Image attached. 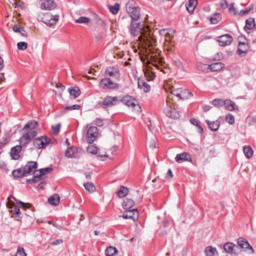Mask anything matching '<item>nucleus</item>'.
<instances>
[{"mask_svg":"<svg viewBox=\"0 0 256 256\" xmlns=\"http://www.w3.org/2000/svg\"><path fill=\"white\" fill-rule=\"evenodd\" d=\"M133 1H128L126 5V11L131 18L132 22L138 21L140 16V8L138 6H132Z\"/></svg>","mask_w":256,"mask_h":256,"instance_id":"1","label":"nucleus"},{"mask_svg":"<svg viewBox=\"0 0 256 256\" xmlns=\"http://www.w3.org/2000/svg\"><path fill=\"white\" fill-rule=\"evenodd\" d=\"M170 93L180 100L188 99L192 96V92L182 88H172L170 89Z\"/></svg>","mask_w":256,"mask_h":256,"instance_id":"2","label":"nucleus"},{"mask_svg":"<svg viewBox=\"0 0 256 256\" xmlns=\"http://www.w3.org/2000/svg\"><path fill=\"white\" fill-rule=\"evenodd\" d=\"M27 130L26 132L22 134L19 140L20 143L23 146H26L29 143L37 134V131L36 130Z\"/></svg>","mask_w":256,"mask_h":256,"instance_id":"3","label":"nucleus"},{"mask_svg":"<svg viewBox=\"0 0 256 256\" xmlns=\"http://www.w3.org/2000/svg\"><path fill=\"white\" fill-rule=\"evenodd\" d=\"M166 102V106L164 107V112L166 115L168 117L173 118H179L180 114L178 112H177L172 108L170 100L169 97L167 99Z\"/></svg>","mask_w":256,"mask_h":256,"instance_id":"4","label":"nucleus"},{"mask_svg":"<svg viewBox=\"0 0 256 256\" xmlns=\"http://www.w3.org/2000/svg\"><path fill=\"white\" fill-rule=\"evenodd\" d=\"M99 86L104 90H115L119 88V84L112 82L108 78L101 80Z\"/></svg>","mask_w":256,"mask_h":256,"instance_id":"5","label":"nucleus"},{"mask_svg":"<svg viewBox=\"0 0 256 256\" xmlns=\"http://www.w3.org/2000/svg\"><path fill=\"white\" fill-rule=\"evenodd\" d=\"M59 19L58 15L54 16L50 12L44 14L41 17L42 21L48 26H52L56 24Z\"/></svg>","mask_w":256,"mask_h":256,"instance_id":"6","label":"nucleus"},{"mask_svg":"<svg viewBox=\"0 0 256 256\" xmlns=\"http://www.w3.org/2000/svg\"><path fill=\"white\" fill-rule=\"evenodd\" d=\"M52 170V168L50 167L40 169L38 170L39 172L38 174H34L32 179H28L26 182L30 184L37 182L42 179V176L50 173Z\"/></svg>","mask_w":256,"mask_h":256,"instance_id":"7","label":"nucleus"},{"mask_svg":"<svg viewBox=\"0 0 256 256\" xmlns=\"http://www.w3.org/2000/svg\"><path fill=\"white\" fill-rule=\"evenodd\" d=\"M98 135V129L96 126L90 127L86 132V141L89 144H92L96 140Z\"/></svg>","mask_w":256,"mask_h":256,"instance_id":"8","label":"nucleus"},{"mask_svg":"<svg viewBox=\"0 0 256 256\" xmlns=\"http://www.w3.org/2000/svg\"><path fill=\"white\" fill-rule=\"evenodd\" d=\"M224 250L232 256H236L240 253V248L232 242H227L224 244Z\"/></svg>","mask_w":256,"mask_h":256,"instance_id":"9","label":"nucleus"},{"mask_svg":"<svg viewBox=\"0 0 256 256\" xmlns=\"http://www.w3.org/2000/svg\"><path fill=\"white\" fill-rule=\"evenodd\" d=\"M50 139L46 136H41L34 140L33 143L36 148H45L49 143Z\"/></svg>","mask_w":256,"mask_h":256,"instance_id":"10","label":"nucleus"},{"mask_svg":"<svg viewBox=\"0 0 256 256\" xmlns=\"http://www.w3.org/2000/svg\"><path fill=\"white\" fill-rule=\"evenodd\" d=\"M106 74L113 78L116 80H118L120 78V73L118 68L114 66L108 67L105 71Z\"/></svg>","mask_w":256,"mask_h":256,"instance_id":"11","label":"nucleus"},{"mask_svg":"<svg viewBox=\"0 0 256 256\" xmlns=\"http://www.w3.org/2000/svg\"><path fill=\"white\" fill-rule=\"evenodd\" d=\"M38 168L37 162L34 161H30L22 168L26 176L30 175L36 172Z\"/></svg>","mask_w":256,"mask_h":256,"instance_id":"12","label":"nucleus"},{"mask_svg":"<svg viewBox=\"0 0 256 256\" xmlns=\"http://www.w3.org/2000/svg\"><path fill=\"white\" fill-rule=\"evenodd\" d=\"M233 39L232 36L228 34H226L217 38L216 42H218L219 44L221 46H226L230 45Z\"/></svg>","mask_w":256,"mask_h":256,"instance_id":"13","label":"nucleus"},{"mask_svg":"<svg viewBox=\"0 0 256 256\" xmlns=\"http://www.w3.org/2000/svg\"><path fill=\"white\" fill-rule=\"evenodd\" d=\"M119 102L118 96H106L102 102V104L104 107H110L116 104Z\"/></svg>","mask_w":256,"mask_h":256,"instance_id":"14","label":"nucleus"},{"mask_svg":"<svg viewBox=\"0 0 256 256\" xmlns=\"http://www.w3.org/2000/svg\"><path fill=\"white\" fill-rule=\"evenodd\" d=\"M40 4L41 9L44 10H51L56 6V4L54 0H40Z\"/></svg>","mask_w":256,"mask_h":256,"instance_id":"15","label":"nucleus"},{"mask_svg":"<svg viewBox=\"0 0 256 256\" xmlns=\"http://www.w3.org/2000/svg\"><path fill=\"white\" fill-rule=\"evenodd\" d=\"M122 214V218L124 219H132L134 220L138 218V212L137 209L125 210Z\"/></svg>","mask_w":256,"mask_h":256,"instance_id":"16","label":"nucleus"},{"mask_svg":"<svg viewBox=\"0 0 256 256\" xmlns=\"http://www.w3.org/2000/svg\"><path fill=\"white\" fill-rule=\"evenodd\" d=\"M202 66L206 67V69H203V71L206 70L207 72H208V70H210L212 72H216L221 70L224 67V65L222 62H217L209 65L203 64Z\"/></svg>","mask_w":256,"mask_h":256,"instance_id":"17","label":"nucleus"},{"mask_svg":"<svg viewBox=\"0 0 256 256\" xmlns=\"http://www.w3.org/2000/svg\"><path fill=\"white\" fill-rule=\"evenodd\" d=\"M142 30L141 24L140 22H131V24L130 26V34L134 36H138Z\"/></svg>","mask_w":256,"mask_h":256,"instance_id":"18","label":"nucleus"},{"mask_svg":"<svg viewBox=\"0 0 256 256\" xmlns=\"http://www.w3.org/2000/svg\"><path fill=\"white\" fill-rule=\"evenodd\" d=\"M119 101H120L122 104L128 107L132 108H134L137 103V101L133 97L130 96H126L120 100H119Z\"/></svg>","mask_w":256,"mask_h":256,"instance_id":"19","label":"nucleus"},{"mask_svg":"<svg viewBox=\"0 0 256 256\" xmlns=\"http://www.w3.org/2000/svg\"><path fill=\"white\" fill-rule=\"evenodd\" d=\"M22 145H17L11 148L10 150V156L12 159L14 160H18L20 158V153L22 150Z\"/></svg>","mask_w":256,"mask_h":256,"instance_id":"20","label":"nucleus"},{"mask_svg":"<svg viewBox=\"0 0 256 256\" xmlns=\"http://www.w3.org/2000/svg\"><path fill=\"white\" fill-rule=\"evenodd\" d=\"M238 246L240 248H240L244 249H249L252 250V252H254V250L252 246L249 244L248 242L242 238H240L238 240L237 242Z\"/></svg>","mask_w":256,"mask_h":256,"instance_id":"21","label":"nucleus"},{"mask_svg":"<svg viewBox=\"0 0 256 256\" xmlns=\"http://www.w3.org/2000/svg\"><path fill=\"white\" fill-rule=\"evenodd\" d=\"M248 46L244 42H238L236 53L240 56H244L248 52Z\"/></svg>","mask_w":256,"mask_h":256,"instance_id":"22","label":"nucleus"},{"mask_svg":"<svg viewBox=\"0 0 256 256\" xmlns=\"http://www.w3.org/2000/svg\"><path fill=\"white\" fill-rule=\"evenodd\" d=\"M175 160L176 162L178 163L182 162L184 161H192V158L190 154L185 152L178 154L175 158Z\"/></svg>","mask_w":256,"mask_h":256,"instance_id":"23","label":"nucleus"},{"mask_svg":"<svg viewBox=\"0 0 256 256\" xmlns=\"http://www.w3.org/2000/svg\"><path fill=\"white\" fill-rule=\"evenodd\" d=\"M160 34L166 38H172L174 36L175 30L172 28H163L160 30Z\"/></svg>","mask_w":256,"mask_h":256,"instance_id":"24","label":"nucleus"},{"mask_svg":"<svg viewBox=\"0 0 256 256\" xmlns=\"http://www.w3.org/2000/svg\"><path fill=\"white\" fill-rule=\"evenodd\" d=\"M138 88L145 92H148L150 91V86L142 79L139 78L138 80Z\"/></svg>","mask_w":256,"mask_h":256,"instance_id":"25","label":"nucleus"},{"mask_svg":"<svg viewBox=\"0 0 256 256\" xmlns=\"http://www.w3.org/2000/svg\"><path fill=\"white\" fill-rule=\"evenodd\" d=\"M208 128L212 131H217L220 127V122L218 120L211 122L210 120H206Z\"/></svg>","mask_w":256,"mask_h":256,"instance_id":"26","label":"nucleus"},{"mask_svg":"<svg viewBox=\"0 0 256 256\" xmlns=\"http://www.w3.org/2000/svg\"><path fill=\"white\" fill-rule=\"evenodd\" d=\"M206 256H218V254L216 248L208 246L204 250Z\"/></svg>","mask_w":256,"mask_h":256,"instance_id":"27","label":"nucleus"},{"mask_svg":"<svg viewBox=\"0 0 256 256\" xmlns=\"http://www.w3.org/2000/svg\"><path fill=\"white\" fill-rule=\"evenodd\" d=\"M224 106H225V108L230 111L238 110V107L236 104L229 99L224 100Z\"/></svg>","mask_w":256,"mask_h":256,"instance_id":"28","label":"nucleus"},{"mask_svg":"<svg viewBox=\"0 0 256 256\" xmlns=\"http://www.w3.org/2000/svg\"><path fill=\"white\" fill-rule=\"evenodd\" d=\"M198 3V0H189L186 8L188 11L190 13H192L196 7Z\"/></svg>","mask_w":256,"mask_h":256,"instance_id":"29","label":"nucleus"},{"mask_svg":"<svg viewBox=\"0 0 256 256\" xmlns=\"http://www.w3.org/2000/svg\"><path fill=\"white\" fill-rule=\"evenodd\" d=\"M38 126V122L35 120H30L23 128V130H36L35 128Z\"/></svg>","mask_w":256,"mask_h":256,"instance_id":"30","label":"nucleus"},{"mask_svg":"<svg viewBox=\"0 0 256 256\" xmlns=\"http://www.w3.org/2000/svg\"><path fill=\"white\" fill-rule=\"evenodd\" d=\"M68 90L70 96H72L73 98H78L80 94V90L78 86L70 88Z\"/></svg>","mask_w":256,"mask_h":256,"instance_id":"31","label":"nucleus"},{"mask_svg":"<svg viewBox=\"0 0 256 256\" xmlns=\"http://www.w3.org/2000/svg\"><path fill=\"white\" fill-rule=\"evenodd\" d=\"M190 122L192 124L196 126L198 128V132L200 134H202L204 132V129L202 126L200 125V122L199 120L192 118L190 119Z\"/></svg>","mask_w":256,"mask_h":256,"instance_id":"32","label":"nucleus"},{"mask_svg":"<svg viewBox=\"0 0 256 256\" xmlns=\"http://www.w3.org/2000/svg\"><path fill=\"white\" fill-rule=\"evenodd\" d=\"M134 204V200L130 198H126L122 203V207L124 210H130Z\"/></svg>","mask_w":256,"mask_h":256,"instance_id":"33","label":"nucleus"},{"mask_svg":"<svg viewBox=\"0 0 256 256\" xmlns=\"http://www.w3.org/2000/svg\"><path fill=\"white\" fill-rule=\"evenodd\" d=\"M60 198L58 194H54L50 196L48 199V202L53 206H56L60 203Z\"/></svg>","mask_w":256,"mask_h":256,"instance_id":"34","label":"nucleus"},{"mask_svg":"<svg viewBox=\"0 0 256 256\" xmlns=\"http://www.w3.org/2000/svg\"><path fill=\"white\" fill-rule=\"evenodd\" d=\"M76 149L74 148H68L65 152V154L68 158H76Z\"/></svg>","mask_w":256,"mask_h":256,"instance_id":"35","label":"nucleus"},{"mask_svg":"<svg viewBox=\"0 0 256 256\" xmlns=\"http://www.w3.org/2000/svg\"><path fill=\"white\" fill-rule=\"evenodd\" d=\"M128 192V188L124 186H121L120 190L116 192L118 196L120 198L126 196Z\"/></svg>","mask_w":256,"mask_h":256,"instance_id":"36","label":"nucleus"},{"mask_svg":"<svg viewBox=\"0 0 256 256\" xmlns=\"http://www.w3.org/2000/svg\"><path fill=\"white\" fill-rule=\"evenodd\" d=\"M117 252V249L112 246L107 248L105 250V254L106 256H115Z\"/></svg>","mask_w":256,"mask_h":256,"instance_id":"37","label":"nucleus"},{"mask_svg":"<svg viewBox=\"0 0 256 256\" xmlns=\"http://www.w3.org/2000/svg\"><path fill=\"white\" fill-rule=\"evenodd\" d=\"M243 152L246 157L250 158L252 157L253 150L250 146H245L243 148Z\"/></svg>","mask_w":256,"mask_h":256,"instance_id":"38","label":"nucleus"},{"mask_svg":"<svg viewBox=\"0 0 256 256\" xmlns=\"http://www.w3.org/2000/svg\"><path fill=\"white\" fill-rule=\"evenodd\" d=\"M108 10L111 13L114 14H116L118 13L120 10V4L118 3H115L114 5H110L108 6Z\"/></svg>","mask_w":256,"mask_h":256,"instance_id":"39","label":"nucleus"},{"mask_svg":"<svg viewBox=\"0 0 256 256\" xmlns=\"http://www.w3.org/2000/svg\"><path fill=\"white\" fill-rule=\"evenodd\" d=\"M85 189L90 193L93 192L96 190L95 186L91 182H88L84 184Z\"/></svg>","mask_w":256,"mask_h":256,"instance_id":"40","label":"nucleus"},{"mask_svg":"<svg viewBox=\"0 0 256 256\" xmlns=\"http://www.w3.org/2000/svg\"><path fill=\"white\" fill-rule=\"evenodd\" d=\"M12 175L15 178L26 176L23 168H18L12 172Z\"/></svg>","mask_w":256,"mask_h":256,"instance_id":"41","label":"nucleus"},{"mask_svg":"<svg viewBox=\"0 0 256 256\" xmlns=\"http://www.w3.org/2000/svg\"><path fill=\"white\" fill-rule=\"evenodd\" d=\"M255 26L254 20L253 18H249L246 20L244 28L246 29L252 30Z\"/></svg>","mask_w":256,"mask_h":256,"instance_id":"42","label":"nucleus"},{"mask_svg":"<svg viewBox=\"0 0 256 256\" xmlns=\"http://www.w3.org/2000/svg\"><path fill=\"white\" fill-rule=\"evenodd\" d=\"M145 76L148 81L152 80L156 76L155 73L147 70L144 72Z\"/></svg>","mask_w":256,"mask_h":256,"instance_id":"43","label":"nucleus"},{"mask_svg":"<svg viewBox=\"0 0 256 256\" xmlns=\"http://www.w3.org/2000/svg\"><path fill=\"white\" fill-rule=\"evenodd\" d=\"M212 104L216 107H220L224 105V100L220 98H216L212 100Z\"/></svg>","mask_w":256,"mask_h":256,"instance_id":"44","label":"nucleus"},{"mask_svg":"<svg viewBox=\"0 0 256 256\" xmlns=\"http://www.w3.org/2000/svg\"><path fill=\"white\" fill-rule=\"evenodd\" d=\"M98 148L94 144L90 145L87 148V152L88 153L96 154L98 153Z\"/></svg>","mask_w":256,"mask_h":256,"instance_id":"45","label":"nucleus"},{"mask_svg":"<svg viewBox=\"0 0 256 256\" xmlns=\"http://www.w3.org/2000/svg\"><path fill=\"white\" fill-rule=\"evenodd\" d=\"M90 21V18L86 16H80L78 19L76 20H75V22L76 23H84V24H87Z\"/></svg>","mask_w":256,"mask_h":256,"instance_id":"46","label":"nucleus"},{"mask_svg":"<svg viewBox=\"0 0 256 256\" xmlns=\"http://www.w3.org/2000/svg\"><path fill=\"white\" fill-rule=\"evenodd\" d=\"M15 256H26V254L22 247L18 246Z\"/></svg>","mask_w":256,"mask_h":256,"instance_id":"47","label":"nucleus"},{"mask_svg":"<svg viewBox=\"0 0 256 256\" xmlns=\"http://www.w3.org/2000/svg\"><path fill=\"white\" fill-rule=\"evenodd\" d=\"M253 5L252 4L250 5V6L248 8H246V10H241L239 13H238V15L240 16H244L246 14H248L253 9Z\"/></svg>","mask_w":256,"mask_h":256,"instance_id":"48","label":"nucleus"},{"mask_svg":"<svg viewBox=\"0 0 256 256\" xmlns=\"http://www.w3.org/2000/svg\"><path fill=\"white\" fill-rule=\"evenodd\" d=\"M226 120L230 124H232L234 123V117L231 114H228L226 116Z\"/></svg>","mask_w":256,"mask_h":256,"instance_id":"49","label":"nucleus"},{"mask_svg":"<svg viewBox=\"0 0 256 256\" xmlns=\"http://www.w3.org/2000/svg\"><path fill=\"white\" fill-rule=\"evenodd\" d=\"M18 48L19 50H24L28 48V44L26 42H19L17 44Z\"/></svg>","mask_w":256,"mask_h":256,"instance_id":"50","label":"nucleus"},{"mask_svg":"<svg viewBox=\"0 0 256 256\" xmlns=\"http://www.w3.org/2000/svg\"><path fill=\"white\" fill-rule=\"evenodd\" d=\"M220 20V14H215L214 16L210 18V22L212 24H216Z\"/></svg>","mask_w":256,"mask_h":256,"instance_id":"51","label":"nucleus"},{"mask_svg":"<svg viewBox=\"0 0 256 256\" xmlns=\"http://www.w3.org/2000/svg\"><path fill=\"white\" fill-rule=\"evenodd\" d=\"M60 124H58L55 126H52V132L54 134H57L60 130Z\"/></svg>","mask_w":256,"mask_h":256,"instance_id":"52","label":"nucleus"},{"mask_svg":"<svg viewBox=\"0 0 256 256\" xmlns=\"http://www.w3.org/2000/svg\"><path fill=\"white\" fill-rule=\"evenodd\" d=\"M80 108V106L79 104H74L72 106H66L64 108V110H79Z\"/></svg>","mask_w":256,"mask_h":256,"instance_id":"53","label":"nucleus"},{"mask_svg":"<svg viewBox=\"0 0 256 256\" xmlns=\"http://www.w3.org/2000/svg\"><path fill=\"white\" fill-rule=\"evenodd\" d=\"M234 4L232 3L228 8V11L230 13H232L234 16H236L238 14L236 8L234 6Z\"/></svg>","mask_w":256,"mask_h":256,"instance_id":"54","label":"nucleus"},{"mask_svg":"<svg viewBox=\"0 0 256 256\" xmlns=\"http://www.w3.org/2000/svg\"><path fill=\"white\" fill-rule=\"evenodd\" d=\"M94 124L98 126H101L104 124L102 120L100 118H96L94 121Z\"/></svg>","mask_w":256,"mask_h":256,"instance_id":"55","label":"nucleus"},{"mask_svg":"<svg viewBox=\"0 0 256 256\" xmlns=\"http://www.w3.org/2000/svg\"><path fill=\"white\" fill-rule=\"evenodd\" d=\"M220 6L223 9H226L228 7V4L226 0H222L220 3Z\"/></svg>","mask_w":256,"mask_h":256,"instance_id":"56","label":"nucleus"},{"mask_svg":"<svg viewBox=\"0 0 256 256\" xmlns=\"http://www.w3.org/2000/svg\"><path fill=\"white\" fill-rule=\"evenodd\" d=\"M224 58V55L222 52H218L215 56L214 60H218L222 59Z\"/></svg>","mask_w":256,"mask_h":256,"instance_id":"57","label":"nucleus"},{"mask_svg":"<svg viewBox=\"0 0 256 256\" xmlns=\"http://www.w3.org/2000/svg\"><path fill=\"white\" fill-rule=\"evenodd\" d=\"M16 203L18 204H21L22 206V208H24L25 210H26V208H30V206H29L30 204L28 203H24L21 201H16Z\"/></svg>","mask_w":256,"mask_h":256,"instance_id":"58","label":"nucleus"},{"mask_svg":"<svg viewBox=\"0 0 256 256\" xmlns=\"http://www.w3.org/2000/svg\"><path fill=\"white\" fill-rule=\"evenodd\" d=\"M22 28V27L20 28L18 25L16 24V25L14 26L12 28V30H13L14 32H19L20 33Z\"/></svg>","mask_w":256,"mask_h":256,"instance_id":"59","label":"nucleus"},{"mask_svg":"<svg viewBox=\"0 0 256 256\" xmlns=\"http://www.w3.org/2000/svg\"><path fill=\"white\" fill-rule=\"evenodd\" d=\"M20 33L22 36L27 37L28 36L27 32L23 28L20 30Z\"/></svg>","mask_w":256,"mask_h":256,"instance_id":"60","label":"nucleus"},{"mask_svg":"<svg viewBox=\"0 0 256 256\" xmlns=\"http://www.w3.org/2000/svg\"><path fill=\"white\" fill-rule=\"evenodd\" d=\"M62 242H63L62 240V239H56V240H55L52 242V244L54 245H58V244H59L62 243Z\"/></svg>","mask_w":256,"mask_h":256,"instance_id":"61","label":"nucleus"},{"mask_svg":"<svg viewBox=\"0 0 256 256\" xmlns=\"http://www.w3.org/2000/svg\"><path fill=\"white\" fill-rule=\"evenodd\" d=\"M172 173L170 169H169L167 172L166 178H172Z\"/></svg>","mask_w":256,"mask_h":256,"instance_id":"62","label":"nucleus"},{"mask_svg":"<svg viewBox=\"0 0 256 256\" xmlns=\"http://www.w3.org/2000/svg\"><path fill=\"white\" fill-rule=\"evenodd\" d=\"M12 211L16 214H18L20 212V208L16 206H14L13 208Z\"/></svg>","mask_w":256,"mask_h":256,"instance_id":"63","label":"nucleus"},{"mask_svg":"<svg viewBox=\"0 0 256 256\" xmlns=\"http://www.w3.org/2000/svg\"><path fill=\"white\" fill-rule=\"evenodd\" d=\"M46 184V182H42L38 184V188L40 189H42V188H44Z\"/></svg>","mask_w":256,"mask_h":256,"instance_id":"64","label":"nucleus"}]
</instances>
